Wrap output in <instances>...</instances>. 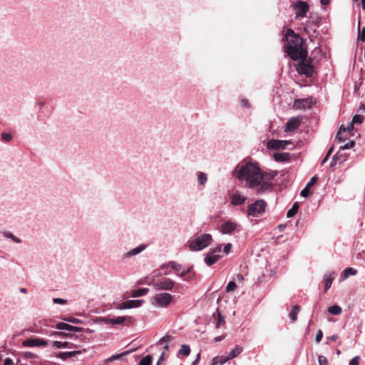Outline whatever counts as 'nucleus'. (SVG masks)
Here are the masks:
<instances>
[{
    "mask_svg": "<svg viewBox=\"0 0 365 365\" xmlns=\"http://www.w3.org/2000/svg\"><path fill=\"white\" fill-rule=\"evenodd\" d=\"M52 345L53 347L61 349V348H67V349H74L76 348L77 346L73 343H70L68 341H54L52 342Z\"/></svg>",
    "mask_w": 365,
    "mask_h": 365,
    "instance_id": "22",
    "label": "nucleus"
},
{
    "mask_svg": "<svg viewBox=\"0 0 365 365\" xmlns=\"http://www.w3.org/2000/svg\"><path fill=\"white\" fill-rule=\"evenodd\" d=\"M125 317H118L115 318H113L112 324H121L125 322Z\"/></svg>",
    "mask_w": 365,
    "mask_h": 365,
    "instance_id": "40",
    "label": "nucleus"
},
{
    "mask_svg": "<svg viewBox=\"0 0 365 365\" xmlns=\"http://www.w3.org/2000/svg\"><path fill=\"white\" fill-rule=\"evenodd\" d=\"M66 322L73 323V324H78L81 323V321L79 319L74 318V317H68L64 319Z\"/></svg>",
    "mask_w": 365,
    "mask_h": 365,
    "instance_id": "50",
    "label": "nucleus"
},
{
    "mask_svg": "<svg viewBox=\"0 0 365 365\" xmlns=\"http://www.w3.org/2000/svg\"><path fill=\"white\" fill-rule=\"evenodd\" d=\"M359 356H356L354 357L350 361L349 365H358L359 361Z\"/></svg>",
    "mask_w": 365,
    "mask_h": 365,
    "instance_id": "54",
    "label": "nucleus"
},
{
    "mask_svg": "<svg viewBox=\"0 0 365 365\" xmlns=\"http://www.w3.org/2000/svg\"><path fill=\"white\" fill-rule=\"evenodd\" d=\"M132 352H133V350L126 351L121 354L113 355L110 359H120L122 358V356H123L125 355H128Z\"/></svg>",
    "mask_w": 365,
    "mask_h": 365,
    "instance_id": "44",
    "label": "nucleus"
},
{
    "mask_svg": "<svg viewBox=\"0 0 365 365\" xmlns=\"http://www.w3.org/2000/svg\"><path fill=\"white\" fill-rule=\"evenodd\" d=\"M152 359L150 355H147L140 360L139 365H151Z\"/></svg>",
    "mask_w": 365,
    "mask_h": 365,
    "instance_id": "35",
    "label": "nucleus"
},
{
    "mask_svg": "<svg viewBox=\"0 0 365 365\" xmlns=\"http://www.w3.org/2000/svg\"><path fill=\"white\" fill-rule=\"evenodd\" d=\"M197 176L199 185L204 186L207 182V174L203 172H197Z\"/></svg>",
    "mask_w": 365,
    "mask_h": 365,
    "instance_id": "25",
    "label": "nucleus"
},
{
    "mask_svg": "<svg viewBox=\"0 0 365 365\" xmlns=\"http://www.w3.org/2000/svg\"><path fill=\"white\" fill-rule=\"evenodd\" d=\"M221 257V255H213L208 252V253L205 257V263L207 266H212L216 263Z\"/></svg>",
    "mask_w": 365,
    "mask_h": 365,
    "instance_id": "21",
    "label": "nucleus"
},
{
    "mask_svg": "<svg viewBox=\"0 0 365 365\" xmlns=\"http://www.w3.org/2000/svg\"><path fill=\"white\" fill-rule=\"evenodd\" d=\"M117 309H128V306L127 305V302H123L120 304H119L118 307H117Z\"/></svg>",
    "mask_w": 365,
    "mask_h": 365,
    "instance_id": "59",
    "label": "nucleus"
},
{
    "mask_svg": "<svg viewBox=\"0 0 365 365\" xmlns=\"http://www.w3.org/2000/svg\"><path fill=\"white\" fill-rule=\"evenodd\" d=\"M164 355H165V351H163L157 361V365H160L164 361Z\"/></svg>",
    "mask_w": 365,
    "mask_h": 365,
    "instance_id": "61",
    "label": "nucleus"
},
{
    "mask_svg": "<svg viewBox=\"0 0 365 365\" xmlns=\"http://www.w3.org/2000/svg\"><path fill=\"white\" fill-rule=\"evenodd\" d=\"M21 355L24 359H34L38 357L36 354H34L31 351H23L21 353Z\"/></svg>",
    "mask_w": 365,
    "mask_h": 365,
    "instance_id": "33",
    "label": "nucleus"
},
{
    "mask_svg": "<svg viewBox=\"0 0 365 365\" xmlns=\"http://www.w3.org/2000/svg\"><path fill=\"white\" fill-rule=\"evenodd\" d=\"M312 105V98H300L294 101V108L297 109L310 108Z\"/></svg>",
    "mask_w": 365,
    "mask_h": 365,
    "instance_id": "14",
    "label": "nucleus"
},
{
    "mask_svg": "<svg viewBox=\"0 0 365 365\" xmlns=\"http://www.w3.org/2000/svg\"><path fill=\"white\" fill-rule=\"evenodd\" d=\"M222 245H218L216 247L211 248L209 250V252L211 253L213 255H220L219 253L222 250Z\"/></svg>",
    "mask_w": 365,
    "mask_h": 365,
    "instance_id": "41",
    "label": "nucleus"
},
{
    "mask_svg": "<svg viewBox=\"0 0 365 365\" xmlns=\"http://www.w3.org/2000/svg\"><path fill=\"white\" fill-rule=\"evenodd\" d=\"M240 225L232 220H227L222 222L220 227V232L223 235H232L235 231L240 232Z\"/></svg>",
    "mask_w": 365,
    "mask_h": 365,
    "instance_id": "9",
    "label": "nucleus"
},
{
    "mask_svg": "<svg viewBox=\"0 0 365 365\" xmlns=\"http://www.w3.org/2000/svg\"><path fill=\"white\" fill-rule=\"evenodd\" d=\"M169 267H170L173 270L178 272L182 269V265L175 262V261H170L168 262Z\"/></svg>",
    "mask_w": 365,
    "mask_h": 365,
    "instance_id": "38",
    "label": "nucleus"
},
{
    "mask_svg": "<svg viewBox=\"0 0 365 365\" xmlns=\"http://www.w3.org/2000/svg\"><path fill=\"white\" fill-rule=\"evenodd\" d=\"M197 279V274L196 272L192 269L191 272L188 274L186 278H184V280L187 282H195Z\"/></svg>",
    "mask_w": 365,
    "mask_h": 365,
    "instance_id": "29",
    "label": "nucleus"
},
{
    "mask_svg": "<svg viewBox=\"0 0 365 365\" xmlns=\"http://www.w3.org/2000/svg\"><path fill=\"white\" fill-rule=\"evenodd\" d=\"M318 362L319 365H327L328 361L327 359L322 355L319 356L318 357Z\"/></svg>",
    "mask_w": 365,
    "mask_h": 365,
    "instance_id": "46",
    "label": "nucleus"
},
{
    "mask_svg": "<svg viewBox=\"0 0 365 365\" xmlns=\"http://www.w3.org/2000/svg\"><path fill=\"white\" fill-rule=\"evenodd\" d=\"M317 178L316 176L312 177L309 182L307 184V188H309V187L312 186L317 181Z\"/></svg>",
    "mask_w": 365,
    "mask_h": 365,
    "instance_id": "55",
    "label": "nucleus"
},
{
    "mask_svg": "<svg viewBox=\"0 0 365 365\" xmlns=\"http://www.w3.org/2000/svg\"><path fill=\"white\" fill-rule=\"evenodd\" d=\"M234 173L240 181L246 182L249 188H255L259 186L260 168L257 162H243L241 165L237 166Z\"/></svg>",
    "mask_w": 365,
    "mask_h": 365,
    "instance_id": "1",
    "label": "nucleus"
},
{
    "mask_svg": "<svg viewBox=\"0 0 365 365\" xmlns=\"http://www.w3.org/2000/svg\"><path fill=\"white\" fill-rule=\"evenodd\" d=\"M301 121L302 118L299 116L291 118L286 123L285 131L290 132L297 129L301 123Z\"/></svg>",
    "mask_w": 365,
    "mask_h": 365,
    "instance_id": "13",
    "label": "nucleus"
},
{
    "mask_svg": "<svg viewBox=\"0 0 365 365\" xmlns=\"http://www.w3.org/2000/svg\"><path fill=\"white\" fill-rule=\"evenodd\" d=\"M178 353L185 356H188L190 353V348L189 346L183 344L181 346Z\"/></svg>",
    "mask_w": 365,
    "mask_h": 365,
    "instance_id": "34",
    "label": "nucleus"
},
{
    "mask_svg": "<svg viewBox=\"0 0 365 365\" xmlns=\"http://www.w3.org/2000/svg\"><path fill=\"white\" fill-rule=\"evenodd\" d=\"M56 329L60 330H67L74 332L82 331L83 328L76 326H72L64 322H60L56 324Z\"/></svg>",
    "mask_w": 365,
    "mask_h": 365,
    "instance_id": "17",
    "label": "nucleus"
},
{
    "mask_svg": "<svg viewBox=\"0 0 365 365\" xmlns=\"http://www.w3.org/2000/svg\"><path fill=\"white\" fill-rule=\"evenodd\" d=\"M358 38L361 41H365V27H364L362 30L359 31Z\"/></svg>",
    "mask_w": 365,
    "mask_h": 365,
    "instance_id": "51",
    "label": "nucleus"
},
{
    "mask_svg": "<svg viewBox=\"0 0 365 365\" xmlns=\"http://www.w3.org/2000/svg\"><path fill=\"white\" fill-rule=\"evenodd\" d=\"M173 299V297L168 292H160L152 297L150 302L155 307L165 308L171 303Z\"/></svg>",
    "mask_w": 365,
    "mask_h": 365,
    "instance_id": "5",
    "label": "nucleus"
},
{
    "mask_svg": "<svg viewBox=\"0 0 365 365\" xmlns=\"http://www.w3.org/2000/svg\"><path fill=\"white\" fill-rule=\"evenodd\" d=\"M241 105H242V106L245 107V108H249L250 106L248 101L245 98L241 100Z\"/></svg>",
    "mask_w": 365,
    "mask_h": 365,
    "instance_id": "58",
    "label": "nucleus"
},
{
    "mask_svg": "<svg viewBox=\"0 0 365 365\" xmlns=\"http://www.w3.org/2000/svg\"><path fill=\"white\" fill-rule=\"evenodd\" d=\"M173 339V338L172 336L166 334L158 341V344H161L163 343H166L168 344V343L171 341Z\"/></svg>",
    "mask_w": 365,
    "mask_h": 365,
    "instance_id": "39",
    "label": "nucleus"
},
{
    "mask_svg": "<svg viewBox=\"0 0 365 365\" xmlns=\"http://www.w3.org/2000/svg\"><path fill=\"white\" fill-rule=\"evenodd\" d=\"M334 273L326 274L324 277V292H327L331 286L334 277L332 276Z\"/></svg>",
    "mask_w": 365,
    "mask_h": 365,
    "instance_id": "24",
    "label": "nucleus"
},
{
    "mask_svg": "<svg viewBox=\"0 0 365 365\" xmlns=\"http://www.w3.org/2000/svg\"><path fill=\"white\" fill-rule=\"evenodd\" d=\"M300 61L296 65V70L301 76L312 77L314 73V66L312 65L311 59L298 58Z\"/></svg>",
    "mask_w": 365,
    "mask_h": 365,
    "instance_id": "6",
    "label": "nucleus"
},
{
    "mask_svg": "<svg viewBox=\"0 0 365 365\" xmlns=\"http://www.w3.org/2000/svg\"><path fill=\"white\" fill-rule=\"evenodd\" d=\"M236 287H237L236 283L234 281H230L228 283V284L227 285L226 291L227 292H232L235 289Z\"/></svg>",
    "mask_w": 365,
    "mask_h": 365,
    "instance_id": "43",
    "label": "nucleus"
},
{
    "mask_svg": "<svg viewBox=\"0 0 365 365\" xmlns=\"http://www.w3.org/2000/svg\"><path fill=\"white\" fill-rule=\"evenodd\" d=\"M81 353H82V351H81V350L73 351H66V352H59L56 355V356L62 360H66L68 358L74 357L78 354H81Z\"/></svg>",
    "mask_w": 365,
    "mask_h": 365,
    "instance_id": "20",
    "label": "nucleus"
},
{
    "mask_svg": "<svg viewBox=\"0 0 365 365\" xmlns=\"http://www.w3.org/2000/svg\"><path fill=\"white\" fill-rule=\"evenodd\" d=\"M4 236L5 237H6V238L11 239V240H13L16 243H21V240L20 238L16 237L15 235H14L11 232H5L4 233Z\"/></svg>",
    "mask_w": 365,
    "mask_h": 365,
    "instance_id": "32",
    "label": "nucleus"
},
{
    "mask_svg": "<svg viewBox=\"0 0 365 365\" xmlns=\"http://www.w3.org/2000/svg\"><path fill=\"white\" fill-rule=\"evenodd\" d=\"M216 312L217 313V320L215 323V327L219 328L222 324H225V319L218 309H217Z\"/></svg>",
    "mask_w": 365,
    "mask_h": 365,
    "instance_id": "31",
    "label": "nucleus"
},
{
    "mask_svg": "<svg viewBox=\"0 0 365 365\" xmlns=\"http://www.w3.org/2000/svg\"><path fill=\"white\" fill-rule=\"evenodd\" d=\"M323 337V332L322 330H319L316 335V341L319 343Z\"/></svg>",
    "mask_w": 365,
    "mask_h": 365,
    "instance_id": "53",
    "label": "nucleus"
},
{
    "mask_svg": "<svg viewBox=\"0 0 365 365\" xmlns=\"http://www.w3.org/2000/svg\"><path fill=\"white\" fill-rule=\"evenodd\" d=\"M148 292L149 289L148 288H140L138 289H134L131 292V296L133 297H138L147 294Z\"/></svg>",
    "mask_w": 365,
    "mask_h": 365,
    "instance_id": "23",
    "label": "nucleus"
},
{
    "mask_svg": "<svg viewBox=\"0 0 365 365\" xmlns=\"http://www.w3.org/2000/svg\"><path fill=\"white\" fill-rule=\"evenodd\" d=\"M309 194V188H307V187H305L302 191H301V196L304 197H307Z\"/></svg>",
    "mask_w": 365,
    "mask_h": 365,
    "instance_id": "57",
    "label": "nucleus"
},
{
    "mask_svg": "<svg viewBox=\"0 0 365 365\" xmlns=\"http://www.w3.org/2000/svg\"><path fill=\"white\" fill-rule=\"evenodd\" d=\"M53 302L54 304H66L68 302V301L66 299H64L62 298H53Z\"/></svg>",
    "mask_w": 365,
    "mask_h": 365,
    "instance_id": "49",
    "label": "nucleus"
},
{
    "mask_svg": "<svg viewBox=\"0 0 365 365\" xmlns=\"http://www.w3.org/2000/svg\"><path fill=\"white\" fill-rule=\"evenodd\" d=\"M298 208H299V206L297 205V202H295L292 207L288 210L287 213V217H292L293 216H294L297 211H298Z\"/></svg>",
    "mask_w": 365,
    "mask_h": 365,
    "instance_id": "30",
    "label": "nucleus"
},
{
    "mask_svg": "<svg viewBox=\"0 0 365 365\" xmlns=\"http://www.w3.org/2000/svg\"><path fill=\"white\" fill-rule=\"evenodd\" d=\"M292 7L295 11L296 18H304L306 16L307 13L309 9V4L302 0H297L293 5Z\"/></svg>",
    "mask_w": 365,
    "mask_h": 365,
    "instance_id": "10",
    "label": "nucleus"
},
{
    "mask_svg": "<svg viewBox=\"0 0 365 365\" xmlns=\"http://www.w3.org/2000/svg\"><path fill=\"white\" fill-rule=\"evenodd\" d=\"M200 360V354H197V355L196 356L195 360L192 363L191 365H197Z\"/></svg>",
    "mask_w": 365,
    "mask_h": 365,
    "instance_id": "63",
    "label": "nucleus"
},
{
    "mask_svg": "<svg viewBox=\"0 0 365 365\" xmlns=\"http://www.w3.org/2000/svg\"><path fill=\"white\" fill-rule=\"evenodd\" d=\"M143 300L141 299H131L127 301V305L128 306V309L139 307L143 304Z\"/></svg>",
    "mask_w": 365,
    "mask_h": 365,
    "instance_id": "26",
    "label": "nucleus"
},
{
    "mask_svg": "<svg viewBox=\"0 0 365 365\" xmlns=\"http://www.w3.org/2000/svg\"><path fill=\"white\" fill-rule=\"evenodd\" d=\"M272 157L276 162L285 163L289 161L291 154L289 153H275Z\"/></svg>",
    "mask_w": 365,
    "mask_h": 365,
    "instance_id": "18",
    "label": "nucleus"
},
{
    "mask_svg": "<svg viewBox=\"0 0 365 365\" xmlns=\"http://www.w3.org/2000/svg\"><path fill=\"white\" fill-rule=\"evenodd\" d=\"M328 312L333 315H339L341 313L342 309L338 305H333L329 307Z\"/></svg>",
    "mask_w": 365,
    "mask_h": 365,
    "instance_id": "28",
    "label": "nucleus"
},
{
    "mask_svg": "<svg viewBox=\"0 0 365 365\" xmlns=\"http://www.w3.org/2000/svg\"><path fill=\"white\" fill-rule=\"evenodd\" d=\"M148 284L152 285L156 290L172 291L175 282L170 278L163 277L158 280L153 279Z\"/></svg>",
    "mask_w": 365,
    "mask_h": 365,
    "instance_id": "7",
    "label": "nucleus"
},
{
    "mask_svg": "<svg viewBox=\"0 0 365 365\" xmlns=\"http://www.w3.org/2000/svg\"><path fill=\"white\" fill-rule=\"evenodd\" d=\"M357 273V271L356 269L352 267H348L344 270V277L347 278L348 277L351 275H356Z\"/></svg>",
    "mask_w": 365,
    "mask_h": 365,
    "instance_id": "37",
    "label": "nucleus"
},
{
    "mask_svg": "<svg viewBox=\"0 0 365 365\" xmlns=\"http://www.w3.org/2000/svg\"><path fill=\"white\" fill-rule=\"evenodd\" d=\"M24 347H46L48 345V341L36 337H31L22 341Z\"/></svg>",
    "mask_w": 365,
    "mask_h": 365,
    "instance_id": "12",
    "label": "nucleus"
},
{
    "mask_svg": "<svg viewBox=\"0 0 365 365\" xmlns=\"http://www.w3.org/2000/svg\"><path fill=\"white\" fill-rule=\"evenodd\" d=\"M12 138H13V137H12L11 134H10L9 133H3L1 134V139L4 141L10 142L12 140Z\"/></svg>",
    "mask_w": 365,
    "mask_h": 365,
    "instance_id": "45",
    "label": "nucleus"
},
{
    "mask_svg": "<svg viewBox=\"0 0 365 365\" xmlns=\"http://www.w3.org/2000/svg\"><path fill=\"white\" fill-rule=\"evenodd\" d=\"M231 248H232L231 243H227V244L225 245L224 248H223V252L225 253L226 255L229 254Z\"/></svg>",
    "mask_w": 365,
    "mask_h": 365,
    "instance_id": "52",
    "label": "nucleus"
},
{
    "mask_svg": "<svg viewBox=\"0 0 365 365\" xmlns=\"http://www.w3.org/2000/svg\"><path fill=\"white\" fill-rule=\"evenodd\" d=\"M364 120L363 115H355L352 118V123H362Z\"/></svg>",
    "mask_w": 365,
    "mask_h": 365,
    "instance_id": "42",
    "label": "nucleus"
},
{
    "mask_svg": "<svg viewBox=\"0 0 365 365\" xmlns=\"http://www.w3.org/2000/svg\"><path fill=\"white\" fill-rule=\"evenodd\" d=\"M102 321L106 324H112L113 318L104 317Z\"/></svg>",
    "mask_w": 365,
    "mask_h": 365,
    "instance_id": "60",
    "label": "nucleus"
},
{
    "mask_svg": "<svg viewBox=\"0 0 365 365\" xmlns=\"http://www.w3.org/2000/svg\"><path fill=\"white\" fill-rule=\"evenodd\" d=\"M354 129V123L351 121L346 128H345V130L351 131Z\"/></svg>",
    "mask_w": 365,
    "mask_h": 365,
    "instance_id": "62",
    "label": "nucleus"
},
{
    "mask_svg": "<svg viewBox=\"0 0 365 365\" xmlns=\"http://www.w3.org/2000/svg\"><path fill=\"white\" fill-rule=\"evenodd\" d=\"M247 197L242 195L240 192H235L232 197V204L234 205H240L243 204Z\"/></svg>",
    "mask_w": 365,
    "mask_h": 365,
    "instance_id": "19",
    "label": "nucleus"
},
{
    "mask_svg": "<svg viewBox=\"0 0 365 365\" xmlns=\"http://www.w3.org/2000/svg\"><path fill=\"white\" fill-rule=\"evenodd\" d=\"M278 174L277 170L262 171L260 170V179H259V186L257 187V193L261 194L267 190L272 188L273 184L270 182Z\"/></svg>",
    "mask_w": 365,
    "mask_h": 365,
    "instance_id": "3",
    "label": "nucleus"
},
{
    "mask_svg": "<svg viewBox=\"0 0 365 365\" xmlns=\"http://www.w3.org/2000/svg\"><path fill=\"white\" fill-rule=\"evenodd\" d=\"M212 241V237L210 234H202L189 241V249L192 252L201 251L208 247Z\"/></svg>",
    "mask_w": 365,
    "mask_h": 365,
    "instance_id": "4",
    "label": "nucleus"
},
{
    "mask_svg": "<svg viewBox=\"0 0 365 365\" xmlns=\"http://www.w3.org/2000/svg\"><path fill=\"white\" fill-rule=\"evenodd\" d=\"M147 247V245L145 244H141L139 246L133 248V250L127 252L126 253L123 255V259H126L129 257H132L133 256H135L140 253H141L143 251H144Z\"/></svg>",
    "mask_w": 365,
    "mask_h": 365,
    "instance_id": "15",
    "label": "nucleus"
},
{
    "mask_svg": "<svg viewBox=\"0 0 365 365\" xmlns=\"http://www.w3.org/2000/svg\"><path fill=\"white\" fill-rule=\"evenodd\" d=\"M193 269V266H190L189 267H187V269H183L180 274H178V275L184 279V278H186L187 276L188 275V274L190 272H192V270Z\"/></svg>",
    "mask_w": 365,
    "mask_h": 365,
    "instance_id": "36",
    "label": "nucleus"
},
{
    "mask_svg": "<svg viewBox=\"0 0 365 365\" xmlns=\"http://www.w3.org/2000/svg\"><path fill=\"white\" fill-rule=\"evenodd\" d=\"M13 361L10 358H6L4 361V365H12Z\"/></svg>",
    "mask_w": 365,
    "mask_h": 365,
    "instance_id": "64",
    "label": "nucleus"
},
{
    "mask_svg": "<svg viewBox=\"0 0 365 365\" xmlns=\"http://www.w3.org/2000/svg\"><path fill=\"white\" fill-rule=\"evenodd\" d=\"M299 309L300 307L298 305H295L292 307V309L289 313V317L293 322L297 321V314L299 313Z\"/></svg>",
    "mask_w": 365,
    "mask_h": 365,
    "instance_id": "27",
    "label": "nucleus"
},
{
    "mask_svg": "<svg viewBox=\"0 0 365 365\" xmlns=\"http://www.w3.org/2000/svg\"><path fill=\"white\" fill-rule=\"evenodd\" d=\"M287 43L284 45V51L292 60L306 58L307 52L302 48V39L291 29H287L284 38Z\"/></svg>",
    "mask_w": 365,
    "mask_h": 365,
    "instance_id": "2",
    "label": "nucleus"
},
{
    "mask_svg": "<svg viewBox=\"0 0 365 365\" xmlns=\"http://www.w3.org/2000/svg\"><path fill=\"white\" fill-rule=\"evenodd\" d=\"M266 205L267 204L264 200H256L254 203L247 207V214L253 217L257 216L258 215L264 212Z\"/></svg>",
    "mask_w": 365,
    "mask_h": 365,
    "instance_id": "8",
    "label": "nucleus"
},
{
    "mask_svg": "<svg viewBox=\"0 0 365 365\" xmlns=\"http://www.w3.org/2000/svg\"><path fill=\"white\" fill-rule=\"evenodd\" d=\"M354 145H355V142L354 140H350L349 143H347L344 145L341 146L340 148V149L341 150L349 149V148H353L354 146Z\"/></svg>",
    "mask_w": 365,
    "mask_h": 365,
    "instance_id": "48",
    "label": "nucleus"
},
{
    "mask_svg": "<svg viewBox=\"0 0 365 365\" xmlns=\"http://www.w3.org/2000/svg\"><path fill=\"white\" fill-rule=\"evenodd\" d=\"M342 131H345V128L344 127H341L338 133L336 134V138L339 141V142H341V141H344L345 140V138H343L342 136H341V132Z\"/></svg>",
    "mask_w": 365,
    "mask_h": 365,
    "instance_id": "47",
    "label": "nucleus"
},
{
    "mask_svg": "<svg viewBox=\"0 0 365 365\" xmlns=\"http://www.w3.org/2000/svg\"><path fill=\"white\" fill-rule=\"evenodd\" d=\"M289 145H292L290 140L271 139L267 143V148L269 150H280L286 149Z\"/></svg>",
    "mask_w": 365,
    "mask_h": 365,
    "instance_id": "11",
    "label": "nucleus"
},
{
    "mask_svg": "<svg viewBox=\"0 0 365 365\" xmlns=\"http://www.w3.org/2000/svg\"><path fill=\"white\" fill-rule=\"evenodd\" d=\"M242 351H243L242 346H241L240 345H237L235 347V349H233L232 350L230 351L228 356L224 360L220 361V364L222 365V364H225L226 361L237 357L242 352Z\"/></svg>",
    "mask_w": 365,
    "mask_h": 365,
    "instance_id": "16",
    "label": "nucleus"
},
{
    "mask_svg": "<svg viewBox=\"0 0 365 365\" xmlns=\"http://www.w3.org/2000/svg\"><path fill=\"white\" fill-rule=\"evenodd\" d=\"M338 159H339L338 153H336V154L333 156V158H332V159H331V163H330V167H331V168H332V167L335 166V165H336V160H337Z\"/></svg>",
    "mask_w": 365,
    "mask_h": 365,
    "instance_id": "56",
    "label": "nucleus"
}]
</instances>
